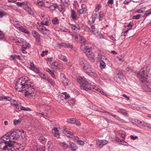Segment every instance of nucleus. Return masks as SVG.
<instances>
[{
  "label": "nucleus",
  "instance_id": "obj_1",
  "mask_svg": "<svg viewBox=\"0 0 151 151\" xmlns=\"http://www.w3.org/2000/svg\"><path fill=\"white\" fill-rule=\"evenodd\" d=\"M24 134V132L23 130H16L7 132L0 138V149L8 150L16 142L13 139L18 140L20 136L22 137L25 136Z\"/></svg>",
  "mask_w": 151,
  "mask_h": 151
},
{
  "label": "nucleus",
  "instance_id": "obj_2",
  "mask_svg": "<svg viewBox=\"0 0 151 151\" xmlns=\"http://www.w3.org/2000/svg\"><path fill=\"white\" fill-rule=\"evenodd\" d=\"M27 82L22 77L16 83L15 88L18 91L22 92L25 96L33 98L35 96V88Z\"/></svg>",
  "mask_w": 151,
  "mask_h": 151
},
{
  "label": "nucleus",
  "instance_id": "obj_3",
  "mask_svg": "<svg viewBox=\"0 0 151 151\" xmlns=\"http://www.w3.org/2000/svg\"><path fill=\"white\" fill-rule=\"evenodd\" d=\"M77 81L81 84L80 87L81 89L88 91L94 89L93 86L91 85L83 76L78 77L77 78Z\"/></svg>",
  "mask_w": 151,
  "mask_h": 151
},
{
  "label": "nucleus",
  "instance_id": "obj_4",
  "mask_svg": "<svg viewBox=\"0 0 151 151\" xmlns=\"http://www.w3.org/2000/svg\"><path fill=\"white\" fill-rule=\"evenodd\" d=\"M150 70V68L149 66H145L142 68L138 72V77H140V80L142 83L144 82L147 83V81H146L145 79L147 78Z\"/></svg>",
  "mask_w": 151,
  "mask_h": 151
},
{
  "label": "nucleus",
  "instance_id": "obj_5",
  "mask_svg": "<svg viewBox=\"0 0 151 151\" xmlns=\"http://www.w3.org/2000/svg\"><path fill=\"white\" fill-rule=\"evenodd\" d=\"M79 63L83 69L87 67L88 65L89 64L85 59L82 58H79Z\"/></svg>",
  "mask_w": 151,
  "mask_h": 151
},
{
  "label": "nucleus",
  "instance_id": "obj_6",
  "mask_svg": "<svg viewBox=\"0 0 151 151\" xmlns=\"http://www.w3.org/2000/svg\"><path fill=\"white\" fill-rule=\"evenodd\" d=\"M86 73L89 75H93L94 74V71L91 65L89 64L87 67L83 69Z\"/></svg>",
  "mask_w": 151,
  "mask_h": 151
},
{
  "label": "nucleus",
  "instance_id": "obj_7",
  "mask_svg": "<svg viewBox=\"0 0 151 151\" xmlns=\"http://www.w3.org/2000/svg\"><path fill=\"white\" fill-rule=\"evenodd\" d=\"M87 28L89 32L92 33L95 35L98 33L99 31L97 25H92L91 26V29L88 27H87Z\"/></svg>",
  "mask_w": 151,
  "mask_h": 151
},
{
  "label": "nucleus",
  "instance_id": "obj_8",
  "mask_svg": "<svg viewBox=\"0 0 151 151\" xmlns=\"http://www.w3.org/2000/svg\"><path fill=\"white\" fill-rule=\"evenodd\" d=\"M117 133L119 135L121 136L123 138V139L121 140L120 139H118V141L120 142H122L124 141V137L125 136V132L122 130H119L117 131Z\"/></svg>",
  "mask_w": 151,
  "mask_h": 151
},
{
  "label": "nucleus",
  "instance_id": "obj_9",
  "mask_svg": "<svg viewBox=\"0 0 151 151\" xmlns=\"http://www.w3.org/2000/svg\"><path fill=\"white\" fill-rule=\"evenodd\" d=\"M71 26L72 29L75 31L76 32H78L80 30V27L78 24H75L71 23L69 22L68 23Z\"/></svg>",
  "mask_w": 151,
  "mask_h": 151
},
{
  "label": "nucleus",
  "instance_id": "obj_10",
  "mask_svg": "<svg viewBox=\"0 0 151 151\" xmlns=\"http://www.w3.org/2000/svg\"><path fill=\"white\" fill-rule=\"evenodd\" d=\"M144 85L142 86V88L144 90L148 91L151 92V85H147L146 84L147 83H147L144 82Z\"/></svg>",
  "mask_w": 151,
  "mask_h": 151
},
{
  "label": "nucleus",
  "instance_id": "obj_11",
  "mask_svg": "<svg viewBox=\"0 0 151 151\" xmlns=\"http://www.w3.org/2000/svg\"><path fill=\"white\" fill-rule=\"evenodd\" d=\"M63 133L65 134L69 137H70V135H73V133L72 132L68 131L67 128L64 127H63Z\"/></svg>",
  "mask_w": 151,
  "mask_h": 151
},
{
  "label": "nucleus",
  "instance_id": "obj_12",
  "mask_svg": "<svg viewBox=\"0 0 151 151\" xmlns=\"http://www.w3.org/2000/svg\"><path fill=\"white\" fill-rule=\"evenodd\" d=\"M13 40L15 41V42L18 43L19 45L22 46L23 45L24 40L20 38L15 37L14 38Z\"/></svg>",
  "mask_w": 151,
  "mask_h": 151
},
{
  "label": "nucleus",
  "instance_id": "obj_13",
  "mask_svg": "<svg viewBox=\"0 0 151 151\" xmlns=\"http://www.w3.org/2000/svg\"><path fill=\"white\" fill-rule=\"evenodd\" d=\"M69 147L70 148L71 151H76L78 148L74 142H70Z\"/></svg>",
  "mask_w": 151,
  "mask_h": 151
},
{
  "label": "nucleus",
  "instance_id": "obj_14",
  "mask_svg": "<svg viewBox=\"0 0 151 151\" xmlns=\"http://www.w3.org/2000/svg\"><path fill=\"white\" fill-rule=\"evenodd\" d=\"M86 56L91 62H94L95 56L93 53L92 52L89 54H87Z\"/></svg>",
  "mask_w": 151,
  "mask_h": 151
},
{
  "label": "nucleus",
  "instance_id": "obj_15",
  "mask_svg": "<svg viewBox=\"0 0 151 151\" xmlns=\"http://www.w3.org/2000/svg\"><path fill=\"white\" fill-rule=\"evenodd\" d=\"M74 139V141L78 143L79 145H83L84 144V142L79 139V138L77 136H73V138Z\"/></svg>",
  "mask_w": 151,
  "mask_h": 151
},
{
  "label": "nucleus",
  "instance_id": "obj_16",
  "mask_svg": "<svg viewBox=\"0 0 151 151\" xmlns=\"http://www.w3.org/2000/svg\"><path fill=\"white\" fill-rule=\"evenodd\" d=\"M32 34L34 37L36 39V40H39V38H40V36L39 33L37 31H33L32 32Z\"/></svg>",
  "mask_w": 151,
  "mask_h": 151
},
{
  "label": "nucleus",
  "instance_id": "obj_17",
  "mask_svg": "<svg viewBox=\"0 0 151 151\" xmlns=\"http://www.w3.org/2000/svg\"><path fill=\"white\" fill-rule=\"evenodd\" d=\"M132 122L133 124L137 126H140L142 123L141 121L136 119H132Z\"/></svg>",
  "mask_w": 151,
  "mask_h": 151
},
{
  "label": "nucleus",
  "instance_id": "obj_18",
  "mask_svg": "<svg viewBox=\"0 0 151 151\" xmlns=\"http://www.w3.org/2000/svg\"><path fill=\"white\" fill-rule=\"evenodd\" d=\"M52 132L55 136L57 137H58L59 136V132L57 128H54L52 130Z\"/></svg>",
  "mask_w": 151,
  "mask_h": 151
},
{
  "label": "nucleus",
  "instance_id": "obj_19",
  "mask_svg": "<svg viewBox=\"0 0 151 151\" xmlns=\"http://www.w3.org/2000/svg\"><path fill=\"white\" fill-rule=\"evenodd\" d=\"M105 57L101 54H99L97 57V59L99 61H101L102 60H106Z\"/></svg>",
  "mask_w": 151,
  "mask_h": 151
},
{
  "label": "nucleus",
  "instance_id": "obj_20",
  "mask_svg": "<svg viewBox=\"0 0 151 151\" xmlns=\"http://www.w3.org/2000/svg\"><path fill=\"white\" fill-rule=\"evenodd\" d=\"M49 8L51 10H54L56 8H58V6L56 3L52 4L50 5Z\"/></svg>",
  "mask_w": 151,
  "mask_h": 151
},
{
  "label": "nucleus",
  "instance_id": "obj_21",
  "mask_svg": "<svg viewBox=\"0 0 151 151\" xmlns=\"http://www.w3.org/2000/svg\"><path fill=\"white\" fill-rule=\"evenodd\" d=\"M61 77H62V78H64L63 81H66V85L68 86L69 85V84H70L71 83L70 82L68 81V79L65 76L64 74L61 73Z\"/></svg>",
  "mask_w": 151,
  "mask_h": 151
},
{
  "label": "nucleus",
  "instance_id": "obj_22",
  "mask_svg": "<svg viewBox=\"0 0 151 151\" xmlns=\"http://www.w3.org/2000/svg\"><path fill=\"white\" fill-rule=\"evenodd\" d=\"M44 35H49L50 34V31L48 29H46L45 27L41 32Z\"/></svg>",
  "mask_w": 151,
  "mask_h": 151
},
{
  "label": "nucleus",
  "instance_id": "obj_23",
  "mask_svg": "<svg viewBox=\"0 0 151 151\" xmlns=\"http://www.w3.org/2000/svg\"><path fill=\"white\" fill-rule=\"evenodd\" d=\"M39 75L41 76V78L47 80L48 81V82L50 81V79L48 78V77L47 76L45 75L44 74H43L42 73H40L39 74Z\"/></svg>",
  "mask_w": 151,
  "mask_h": 151
},
{
  "label": "nucleus",
  "instance_id": "obj_24",
  "mask_svg": "<svg viewBox=\"0 0 151 151\" xmlns=\"http://www.w3.org/2000/svg\"><path fill=\"white\" fill-rule=\"evenodd\" d=\"M58 58L65 62H66L68 61L66 57L65 56L62 55H59L58 56Z\"/></svg>",
  "mask_w": 151,
  "mask_h": 151
},
{
  "label": "nucleus",
  "instance_id": "obj_25",
  "mask_svg": "<svg viewBox=\"0 0 151 151\" xmlns=\"http://www.w3.org/2000/svg\"><path fill=\"white\" fill-rule=\"evenodd\" d=\"M45 18L47 19V20H45V19H43L42 21L44 22V24L45 25L48 26L50 22V18L49 17H48L47 18L45 17Z\"/></svg>",
  "mask_w": 151,
  "mask_h": 151
},
{
  "label": "nucleus",
  "instance_id": "obj_26",
  "mask_svg": "<svg viewBox=\"0 0 151 151\" xmlns=\"http://www.w3.org/2000/svg\"><path fill=\"white\" fill-rule=\"evenodd\" d=\"M76 121V119L74 118H71L68 119L67 122L68 123L71 124H74Z\"/></svg>",
  "mask_w": 151,
  "mask_h": 151
},
{
  "label": "nucleus",
  "instance_id": "obj_27",
  "mask_svg": "<svg viewBox=\"0 0 151 151\" xmlns=\"http://www.w3.org/2000/svg\"><path fill=\"white\" fill-rule=\"evenodd\" d=\"M71 16L73 19H76L77 15L76 12L73 10H72L71 11Z\"/></svg>",
  "mask_w": 151,
  "mask_h": 151
},
{
  "label": "nucleus",
  "instance_id": "obj_28",
  "mask_svg": "<svg viewBox=\"0 0 151 151\" xmlns=\"http://www.w3.org/2000/svg\"><path fill=\"white\" fill-rule=\"evenodd\" d=\"M84 51L86 55H87V54H89L92 52L91 51V49L87 46L85 47Z\"/></svg>",
  "mask_w": 151,
  "mask_h": 151
},
{
  "label": "nucleus",
  "instance_id": "obj_29",
  "mask_svg": "<svg viewBox=\"0 0 151 151\" xmlns=\"http://www.w3.org/2000/svg\"><path fill=\"white\" fill-rule=\"evenodd\" d=\"M60 145L65 149H67L68 147V145L65 142H60Z\"/></svg>",
  "mask_w": 151,
  "mask_h": 151
},
{
  "label": "nucleus",
  "instance_id": "obj_30",
  "mask_svg": "<svg viewBox=\"0 0 151 151\" xmlns=\"http://www.w3.org/2000/svg\"><path fill=\"white\" fill-rule=\"evenodd\" d=\"M96 143L97 147L99 148H102L104 146L101 140L97 141Z\"/></svg>",
  "mask_w": 151,
  "mask_h": 151
},
{
  "label": "nucleus",
  "instance_id": "obj_31",
  "mask_svg": "<svg viewBox=\"0 0 151 151\" xmlns=\"http://www.w3.org/2000/svg\"><path fill=\"white\" fill-rule=\"evenodd\" d=\"M116 77L120 79H122L123 78V74L122 72H120L117 73Z\"/></svg>",
  "mask_w": 151,
  "mask_h": 151
},
{
  "label": "nucleus",
  "instance_id": "obj_32",
  "mask_svg": "<svg viewBox=\"0 0 151 151\" xmlns=\"http://www.w3.org/2000/svg\"><path fill=\"white\" fill-rule=\"evenodd\" d=\"M143 16H144L142 14H138L137 15L133 16L132 19H138L142 17Z\"/></svg>",
  "mask_w": 151,
  "mask_h": 151
},
{
  "label": "nucleus",
  "instance_id": "obj_33",
  "mask_svg": "<svg viewBox=\"0 0 151 151\" xmlns=\"http://www.w3.org/2000/svg\"><path fill=\"white\" fill-rule=\"evenodd\" d=\"M76 37L77 38H79V39H80V40L81 41V43L82 44H84L85 41L84 40V38L83 37L79 35L78 37V36H77V37Z\"/></svg>",
  "mask_w": 151,
  "mask_h": 151
},
{
  "label": "nucleus",
  "instance_id": "obj_34",
  "mask_svg": "<svg viewBox=\"0 0 151 151\" xmlns=\"http://www.w3.org/2000/svg\"><path fill=\"white\" fill-rule=\"evenodd\" d=\"M99 15L97 14L96 13H95L92 16V21L94 22L95 20L98 17Z\"/></svg>",
  "mask_w": 151,
  "mask_h": 151
},
{
  "label": "nucleus",
  "instance_id": "obj_35",
  "mask_svg": "<svg viewBox=\"0 0 151 151\" xmlns=\"http://www.w3.org/2000/svg\"><path fill=\"white\" fill-rule=\"evenodd\" d=\"M52 23L55 24H59V20L57 18H55L52 19Z\"/></svg>",
  "mask_w": 151,
  "mask_h": 151
},
{
  "label": "nucleus",
  "instance_id": "obj_36",
  "mask_svg": "<svg viewBox=\"0 0 151 151\" xmlns=\"http://www.w3.org/2000/svg\"><path fill=\"white\" fill-rule=\"evenodd\" d=\"M79 13L80 14H83L86 13V10L85 9L82 8L78 10Z\"/></svg>",
  "mask_w": 151,
  "mask_h": 151
},
{
  "label": "nucleus",
  "instance_id": "obj_37",
  "mask_svg": "<svg viewBox=\"0 0 151 151\" xmlns=\"http://www.w3.org/2000/svg\"><path fill=\"white\" fill-rule=\"evenodd\" d=\"M39 140L40 142H43L44 141H47V139L45 138L43 136L40 137L39 138Z\"/></svg>",
  "mask_w": 151,
  "mask_h": 151
},
{
  "label": "nucleus",
  "instance_id": "obj_38",
  "mask_svg": "<svg viewBox=\"0 0 151 151\" xmlns=\"http://www.w3.org/2000/svg\"><path fill=\"white\" fill-rule=\"evenodd\" d=\"M20 109L21 110H23L24 111H31V109L29 108H25L23 106H21L20 107Z\"/></svg>",
  "mask_w": 151,
  "mask_h": 151
},
{
  "label": "nucleus",
  "instance_id": "obj_39",
  "mask_svg": "<svg viewBox=\"0 0 151 151\" xmlns=\"http://www.w3.org/2000/svg\"><path fill=\"white\" fill-rule=\"evenodd\" d=\"M69 4V2L65 0L62 3V5L65 7H67Z\"/></svg>",
  "mask_w": 151,
  "mask_h": 151
},
{
  "label": "nucleus",
  "instance_id": "obj_40",
  "mask_svg": "<svg viewBox=\"0 0 151 151\" xmlns=\"http://www.w3.org/2000/svg\"><path fill=\"white\" fill-rule=\"evenodd\" d=\"M106 64L104 60L101 61L100 63V67L101 68H104Z\"/></svg>",
  "mask_w": 151,
  "mask_h": 151
},
{
  "label": "nucleus",
  "instance_id": "obj_41",
  "mask_svg": "<svg viewBox=\"0 0 151 151\" xmlns=\"http://www.w3.org/2000/svg\"><path fill=\"white\" fill-rule=\"evenodd\" d=\"M58 64L57 63L54 62L52 64L51 66L54 69H56L58 68Z\"/></svg>",
  "mask_w": 151,
  "mask_h": 151
},
{
  "label": "nucleus",
  "instance_id": "obj_42",
  "mask_svg": "<svg viewBox=\"0 0 151 151\" xmlns=\"http://www.w3.org/2000/svg\"><path fill=\"white\" fill-rule=\"evenodd\" d=\"M21 119H19L18 120L14 119V124L15 125H16L17 124H18L19 123H21Z\"/></svg>",
  "mask_w": 151,
  "mask_h": 151
},
{
  "label": "nucleus",
  "instance_id": "obj_43",
  "mask_svg": "<svg viewBox=\"0 0 151 151\" xmlns=\"http://www.w3.org/2000/svg\"><path fill=\"white\" fill-rule=\"evenodd\" d=\"M31 70H33L35 72V73H38L39 74L40 73V70H39V69L38 68H36L35 67L34 68H32Z\"/></svg>",
  "mask_w": 151,
  "mask_h": 151
},
{
  "label": "nucleus",
  "instance_id": "obj_44",
  "mask_svg": "<svg viewBox=\"0 0 151 151\" xmlns=\"http://www.w3.org/2000/svg\"><path fill=\"white\" fill-rule=\"evenodd\" d=\"M11 99H12L11 97H10L4 96L2 98L3 100L8 101H10L11 100Z\"/></svg>",
  "mask_w": 151,
  "mask_h": 151
},
{
  "label": "nucleus",
  "instance_id": "obj_45",
  "mask_svg": "<svg viewBox=\"0 0 151 151\" xmlns=\"http://www.w3.org/2000/svg\"><path fill=\"white\" fill-rule=\"evenodd\" d=\"M48 52V50H46L45 51H43L42 52V53L41 54V56L42 57H43L45 55H47Z\"/></svg>",
  "mask_w": 151,
  "mask_h": 151
},
{
  "label": "nucleus",
  "instance_id": "obj_46",
  "mask_svg": "<svg viewBox=\"0 0 151 151\" xmlns=\"http://www.w3.org/2000/svg\"><path fill=\"white\" fill-rule=\"evenodd\" d=\"M44 27H45L44 26L39 25L37 26V28L41 32Z\"/></svg>",
  "mask_w": 151,
  "mask_h": 151
},
{
  "label": "nucleus",
  "instance_id": "obj_47",
  "mask_svg": "<svg viewBox=\"0 0 151 151\" xmlns=\"http://www.w3.org/2000/svg\"><path fill=\"white\" fill-rule=\"evenodd\" d=\"M96 90L99 92L101 94L104 95L106 96V94L104 91H101L100 89L99 88H97Z\"/></svg>",
  "mask_w": 151,
  "mask_h": 151
},
{
  "label": "nucleus",
  "instance_id": "obj_48",
  "mask_svg": "<svg viewBox=\"0 0 151 151\" xmlns=\"http://www.w3.org/2000/svg\"><path fill=\"white\" fill-rule=\"evenodd\" d=\"M148 11H146V12H147V13H145L144 14V16H145V17H146L148 16L151 15V10L148 12Z\"/></svg>",
  "mask_w": 151,
  "mask_h": 151
},
{
  "label": "nucleus",
  "instance_id": "obj_49",
  "mask_svg": "<svg viewBox=\"0 0 151 151\" xmlns=\"http://www.w3.org/2000/svg\"><path fill=\"white\" fill-rule=\"evenodd\" d=\"M27 12L28 14L30 15H32L33 14V12L32 10L29 7V9L27 10Z\"/></svg>",
  "mask_w": 151,
  "mask_h": 151
},
{
  "label": "nucleus",
  "instance_id": "obj_50",
  "mask_svg": "<svg viewBox=\"0 0 151 151\" xmlns=\"http://www.w3.org/2000/svg\"><path fill=\"white\" fill-rule=\"evenodd\" d=\"M101 7V6L100 4H99L97 5L95 10V11L96 12L99 11Z\"/></svg>",
  "mask_w": 151,
  "mask_h": 151
},
{
  "label": "nucleus",
  "instance_id": "obj_51",
  "mask_svg": "<svg viewBox=\"0 0 151 151\" xmlns=\"http://www.w3.org/2000/svg\"><path fill=\"white\" fill-rule=\"evenodd\" d=\"M35 67L34 66V65L33 62H31L30 63V67L29 68V69L31 70L33 68H34Z\"/></svg>",
  "mask_w": 151,
  "mask_h": 151
},
{
  "label": "nucleus",
  "instance_id": "obj_52",
  "mask_svg": "<svg viewBox=\"0 0 151 151\" xmlns=\"http://www.w3.org/2000/svg\"><path fill=\"white\" fill-rule=\"evenodd\" d=\"M7 15V13H4L2 12H0V17L2 18L4 16H6Z\"/></svg>",
  "mask_w": 151,
  "mask_h": 151
},
{
  "label": "nucleus",
  "instance_id": "obj_53",
  "mask_svg": "<svg viewBox=\"0 0 151 151\" xmlns=\"http://www.w3.org/2000/svg\"><path fill=\"white\" fill-rule=\"evenodd\" d=\"M16 4H17V6H19L22 7V5L23 4L24 2H17L16 3Z\"/></svg>",
  "mask_w": 151,
  "mask_h": 151
},
{
  "label": "nucleus",
  "instance_id": "obj_54",
  "mask_svg": "<svg viewBox=\"0 0 151 151\" xmlns=\"http://www.w3.org/2000/svg\"><path fill=\"white\" fill-rule=\"evenodd\" d=\"M100 140L101 141V142H102L103 145H104L106 144L108 142L106 140Z\"/></svg>",
  "mask_w": 151,
  "mask_h": 151
},
{
  "label": "nucleus",
  "instance_id": "obj_55",
  "mask_svg": "<svg viewBox=\"0 0 151 151\" xmlns=\"http://www.w3.org/2000/svg\"><path fill=\"white\" fill-rule=\"evenodd\" d=\"M148 124L147 123H145V122H143V123H142V124H141V125L140 126L144 127H147V126L148 125Z\"/></svg>",
  "mask_w": 151,
  "mask_h": 151
},
{
  "label": "nucleus",
  "instance_id": "obj_56",
  "mask_svg": "<svg viewBox=\"0 0 151 151\" xmlns=\"http://www.w3.org/2000/svg\"><path fill=\"white\" fill-rule=\"evenodd\" d=\"M77 126H80L81 125V123L77 119H76V121L75 122Z\"/></svg>",
  "mask_w": 151,
  "mask_h": 151
},
{
  "label": "nucleus",
  "instance_id": "obj_57",
  "mask_svg": "<svg viewBox=\"0 0 151 151\" xmlns=\"http://www.w3.org/2000/svg\"><path fill=\"white\" fill-rule=\"evenodd\" d=\"M4 37V35L2 32L0 30V38L2 39Z\"/></svg>",
  "mask_w": 151,
  "mask_h": 151
},
{
  "label": "nucleus",
  "instance_id": "obj_58",
  "mask_svg": "<svg viewBox=\"0 0 151 151\" xmlns=\"http://www.w3.org/2000/svg\"><path fill=\"white\" fill-rule=\"evenodd\" d=\"M24 49H22V52L24 54L27 53V52L25 51V49L27 48V47H24Z\"/></svg>",
  "mask_w": 151,
  "mask_h": 151
},
{
  "label": "nucleus",
  "instance_id": "obj_59",
  "mask_svg": "<svg viewBox=\"0 0 151 151\" xmlns=\"http://www.w3.org/2000/svg\"><path fill=\"white\" fill-rule=\"evenodd\" d=\"M23 7L26 10H27L28 9H29V7L27 5L25 4L23 5Z\"/></svg>",
  "mask_w": 151,
  "mask_h": 151
},
{
  "label": "nucleus",
  "instance_id": "obj_60",
  "mask_svg": "<svg viewBox=\"0 0 151 151\" xmlns=\"http://www.w3.org/2000/svg\"><path fill=\"white\" fill-rule=\"evenodd\" d=\"M130 137L131 139H133V140H135L136 139L138 138V137L137 136H134L133 135H131Z\"/></svg>",
  "mask_w": 151,
  "mask_h": 151
},
{
  "label": "nucleus",
  "instance_id": "obj_61",
  "mask_svg": "<svg viewBox=\"0 0 151 151\" xmlns=\"http://www.w3.org/2000/svg\"><path fill=\"white\" fill-rule=\"evenodd\" d=\"M132 26H133L132 23L130 22L127 26V27H130V28H131V29Z\"/></svg>",
  "mask_w": 151,
  "mask_h": 151
},
{
  "label": "nucleus",
  "instance_id": "obj_62",
  "mask_svg": "<svg viewBox=\"0 0 151 151\" xmlns=\"http://www.w3.org/2000/svg\"><path fill=\"white\" fill-rule=\"evenodd\" d=\"M118 111L121 112L122 113H126V112L125 111V110L123 109H119L118 110Z\"/></svg>",
  "mask_w": 151,
  "mask_h": 151
},
{
  "label": "nucleus",
  "instance_id": "obj_63",
  "mask_svg": "<svg viewBox=\"0 0 151 151\" xmlns=\"http://www.w3.org/2000/svg\"><path fill=\"white\" fill-rule=\"evenodd\" d=\"M50 73L53 78H55V75L54 73L52 71Z\"/></svg>",
  "mask_w": 151,
  "mask_h": 151
},
{
  "label": "nucleus",
  "instance_id": "obj_64",
  "mask_svg": "<svg viewBox=\"0 0 151 151\" xmlns=\"http://www.w3.org/2000/svg\"><path fill=\"white\" fill-rule=\"evenodd\" d=\"M64 45L65 47H70V46L69 44L67 43H65Z\"/></svg>",
  "mask_w": 151,
  "mask_h": 151
}]
</instances>
